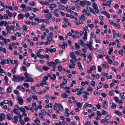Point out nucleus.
Masks as SVG:
<instances>
[{"mask_svg":"<svg viewBox=\"0 0 125 125\" xmlns=\"http://www.w3.org/2000/svg\"><path fill=\"white\" fill-rule=\"evenodd\" d=\"M17 99L18 101L19 104L22 105L23 104V100L21 97L20 96H17Z\"/></svg>","mask_w":125,"mask_h":125,"instance_id":"f257e3e1","label":"nucleus"},{"mask_svg":"<svg viewBox=\"0 0 125 125\" xmlns=\"http://www.w3.org/2000/svg\"><path fill=\"white\" fill-rule=\"evenodd\" d=\"M108 104V103L107 101H105L102 103V106L103 108L104 109L107 108Z\"/></svg>","mask_w":125,"mask_h":125,"instance_id":"f03ea898","label":"nucleus"},{"mask_svg":"<svg viewBox=\"0 0 125 125\" xmlns=\"http://www.w3.org/2000/svg\"><path fill=\"white\" fill-rule=\"evenodd\" d=\"M45 16L46 19L47 20H50L52 16V15L51 13H50L45 14Z\"/></svg>","mask_w":125,"mask_h":125,"instance_id":"7ed1b4c3","label":"nucleus"},{"mask_svg":"<svg viewBox=\"0 0 125 125\" xmlns=\"http://www.w3.org/2000/svg\"><path fill=\"white\" fill-rule=\"evenodd\" d=\"M5 118V115L2 113L0 114V121L1 122L3 120H4Z\"/></svg>","mask_w":125,"mask_h":125,"instance_id":"20e7f679","label":"nucleus"},{"mask_svg":"<svg viewBox=\"0 0 125 125\" xmlns=\"http://www.w3.org/2000/svg\"><path fill=\"white\" fill-rule=\"evenodd\" d=\"M101 14L105 15L107 18H110V16L109 14L106 11H102L101 12Z\"/></svg>","mask_w":125,"mask_h":125,"instance_id":"39448f33","label":"nucleus"},{"mask_svg":"<svg viewBox=\"0 0 125 125\" xmlns=\"http://www.w3.org/2000/svg\"><path fill=\"white\" fill-rule=\"evenodd\" d=\"M70 55L71 58L73 59V60L75 61H77L76 59L74 56V53L73 52H71L70 54Z\"/></svg>","mask_w":125,"mask_h":125,"instance_id":"423d86ee","label":"nucleus"},{"mask_svg":"<svg viewBox=\"0 0 125 125\" xmlns=\"http://www.w3.org/2000/svg\"><path fill=\"white\" fill-rule=\"evenodd\" d=\"M0 63L2 65H3L4 64H7L9 63L8 60L7 59L1 60V61Z\"/></svg>","mask_w":125,"mask_h":125,"instance_id":"0eeeda50","label":"nucleus"},{"mask_svg":"<svg viewBox=\"0 0 125 125\" xmlns=\"http://www.w3.org/2000/svg\"><path fill=\"white\" fill-rule=\"evenodd\" d=\"M18 82L21 81H23L24 79L25 78L23 76H18Z\"/></svg>","mask_w":125,"mask_h":125,"instance_id":"6e6552de","label":"nucleus"},{"mask_svg":"<svg viewBox=\"0 0 125 125\" xmlns=\"http://www.w3.org/2000/svg\"><path fill=\"white\" fill-rule=\"evenodd\" d=\"M17 68V65H16L14 68L11 70V72L13 74H14L16 72V69Z\"/></svg>","mask_w":125,"mask_h":125,"instance_id":"1a4fd4ad","label":"nucleus"},{"mask_svg":"<svg viewBox=\"0 0 125 125\" xmlns=\"http://www.w3.org/2000/svg\"><path fill=\"white\" fill-rule=\"evenodd\" d=\"M13 78L12 79L13 81L14 82H18V76L16 77V75H14L13 76Z\"/></svg>","mask_w":125,"mask_h":125,"instance_id":"9d476101","label":"nucleus"},{"mask_svg":"<svg viewBox=\"0 0 125 125\" xmlns=\"http://www.w3.org/2000/svg\"><path fill=\"white\" fill-rule=\"evenodd\" d=\"M55 62H54L52 61H51V62H48L47 63V64L48 66H52L53 65L55 64Z\"/></svg>","mask_w":125,"mask_h":125,"instance_id":"9b49d317","label":"nucleus"},{"mask_svg":"<svg viewBox=\"0 0 125 125\" xmlns=\"http://www.w3.org/2000/svg\"><path fill=\"white\" fill-rule=\"evenodd\" d=\"M76 91L77 92V93L76 94L78 95H80L82 94V92L81 90L78 89L77 88L76 89Z\"/></svg>","mask_w":125,"mask_h":125,"instance_id":"f8f14e48","label":"nucleus"},{"mask_svg":"<svg viewBox=\"0 0 125 125\" xmlns=\"http://www.w3.org/2000/svg\"><path fill=\"white\" fill-rule=\"evenodd\" d=\"M77 64L79 70H82L83 69L80 62H78Z\"/></svg>","mask_w":125,"mask_h":125,"instance_id":"ddd939ff","label":"nucleus"},{"mask_svg":"<svg viewBox=\"0 0 125 125\" xmlns=\"http://www.w3.org/2000/svg\"><path fill=\"white\" fill-rule=\"evenodd\" d=\"M19 110V109L14 108L13 109L12 111L14 114L17 115L20 113L18 111Z\"/></svg>","mask_w":125,"mask_h":125,"instance_id":"4468645a","label":"nucleus"},{"mask_svg":"<svg viewBox=\"0 0 125 125\" xmlns=\"http://www.w3.org/2000/svg\"><path fill=\"white\" fill-rule=\"evenodd\" d=\"M75 48L76 50H77L80 47V46L77 43H75Z\"/></svg>","mask_w":125,"mask_h":125,"instance_id":"2eb2a0df","label":"nucleus"},{"mask_svg":"<svg viewBox=\"0 0 125 125\" xmlns=\"http://www.w3.org/2000/svg\"><path fill=\"white\" fill-rule=\"evenodd\" d=\"M13 122L15 123H16L18 121V116L15 115L13 117Z\"/></svg>","mask_w":125,"mask_h":125,"instance_id":"dca6fc26","label":"nucleus"},{"mask_svg":"<svg viewBox=\"0 0 125 125\" xmlns=\"http://www.w3.org/2000/svg\"><path fill=\"white\" fill-rule=\"evenodd\" d=\"M87 32H86V31H85L84 32V36L83 37V38L84 40L85 41V40H86L87 38Z\"/></svg>","mask_w":125,"mask_h":125,"instance_id":"f3484780","label":"nucleus"},{"mask_svg":"<svg viewBox=\"0 0 125 125\" xmlns=\"http://www.w3.org/2000/svg\"><path fill=\"white\" fill-rule=\"evenodd\" d=\"M4 79L5 80V84L7 85H8V82L9 81L8 77L7 76H5Z\"/></svg>","mask_w":125,"mask_h":125,"instance_id":"a211bd4d","label":"nucleus"},{"mask_svg":"<svg viewBox=\"0 0 125 125\" xmlns=\"http://www.w3.org/2000/svg\"><path fill=\"white\" fill-rule=\"evenodd\" d=\"M58 8L59 9L63 10H65L66 8L65 6L63 5H59L58 6Z\"/></svg>","mask_w":125,"mask_h":125,"instance_id":"6ab92c4d","label":"nucleus"},{"mask_svg":"<svg viewBox=\"0 0 125 125\" xmlns=\"http://www.w3.org/2000/svg\"><path fill=\"white\" fill-rule=\"evenodd\" d=\"M58 108L59 110L61 111H62L63 110L62 107L60 103L59 104H58Z\"/></svg>","mask_w":125,"mask_h":125,"instance_id":"aec40b11","label":"nucleus"},{"mask_svg":"<svg viewBox=\"0 0 125 125\" xmlns=\"http://www.w3.org/2000/svg\"><path fill=\"white\" fill-rule=\"evenodd\" d=\"M20 70L21 72L23 70L24 71H26V68L25 66H22L21 67H20Z\"/></svg>","mask_w":125,"mask_h":125,"instance_id":"412c9836","label":"nucleus"},{"mask_svg":"<svg viewBox=\"0 0 125 125\" xmlns=\"http://www.w3.org/2000/svg\"><path fill=\"white\" fill-rule=\"evenodd\" d=\"M93 2V3L92 5V7L94 9L96 8H97L98 7L97 6V4L94 3L95 1H92Z\"/></svg>","mask_w":125,"mask_h":125,"instance_id":"4be33fe9","label":"nucleus"},{"mask_svg":"<svg viewBox=\"0 0 125 125\" xmlns=\"http://www.w3.org/2000/svg\"><path fill=\"white\" fill-rule=\"evenodd\" d=\"M115 114L119 115L120 116H122L121 113L119 112L117 110H115Z\"/></svg>","mask_w":125,"mask_h":125,"instance_id":"5701e85b","label":"nucleus"},{"mask_svg":"<svg viewBox=\"0 0 125 125\" xmlns=\"http://www.w3.org/2000/svg\"><path fill=\"white\" fill-rule=\"evenodd\" d=\"M111 104H112L111 106V109H114L116 108V105L113 102H112Z\"/></svg>","mask_w":125,"mask_h":125,"instance_id":"b1692460","label":"nucleus"},{"mask_svg":"<svg viewBox=\"0 0 125 125\" xmlns=\"http://www.w3.org/2000/svg\"><path fill=\"white\" fill-rule=\"evenodd\" d=\"M76 107L79 108H81L82 106L81 104L79 102L76 103Z\"/></svg>","mask_w":125,"mask_h":125,"instance_id":"393cba45","label":"nucleus"},{"mask_svg":"<svg viewBox=\"0 0 125 125\" xmlns=\"http://www.w3.org/2000/svg\"><path fill=\"white\" fill-rule=\"evenodd\" d=\"M61 96L64 98H66L67 97L68 95L66 93H63L61 94Z\"/></svg>","mask_w":125,"mask_h":125,"instance_id":"a878e982","label":"nucleus"},{"mask_svg":"<svg viewBox=\"0 0 125 125\" xmlns=\"http://www.w3.org/2000/svg\"><path fill=\"white\" fill-rule=\"evenodd\" d=\"M18 17H19L21 19H22L24 17V16L23 14L20 13L18 15Z\"/></svg>","mask_w":125,"mask_h":125,"instance_id":"bb28decb","label":"nucleus"},{"mask_svg":"<svg viewBox=\"0 0 125 125\" xmlns=\"http://www.w3.org/2000/svg\"><path fill=\"white\" fill-rule=\"evenodd\" d=\"M40 3L42 5H49V4L48 2L46 1H41L40 2Z\"/></svg>","mask_w":125,"mask_h":125,"instance_id":"cd10ccee","label":"nucleus"},{"mask_svg":"<svg viewBox=\"0 0 125 125\" xmlns=\"http://www.w3.org/2000/svg\"><path fill=\"white\" fill-rule=\"evenodd\" d=\"M113 51V48H110L108 51V54L110 55H111V53Z\"/></svg>","mask_w":125,"mask_h":125,"instance_id":"c85d7f7f","label":"nucleus"},{"mask_svg":"<svg viewBox=\"0 0 125 125\" xmlns=\"http://www.w3.org/2000/svg\"><path fill=\"white\" fill-rule=\"evenodd\" d=\"M34 122L38 125H40V122L38 118H36V119L34 120Z\"/></svg>","mask_w":125,"mask_h":125,"instance_id":"c756f323","label":"nucleus"},{"mask_svg":"<svg viewBox=\"0 0 125 125\" xmlns=\"http://www.w3.org/2000/svg\"><path fill=\"white\" fill-rule=\"evenodd\" d=\"M96 69V67L94 65H92L89 67V69L92 71L93 70H95Z\"/></svg>","mask_w":125,"mask_h":125,"instance_id":"7c9ffc66","label":"nucleus"},{"mask_svg":"<svg viewBox=\"0 0 125 125\" xmlns=\"http://www.w3.org/2000/svg\"><path fill=\"white\" fill-rule=\"evenodd\" d=\"M103 66V67L104 68H107L108 67L107 63L106 62H104Z\"/></svg>","mask_w":125,"mask_h":125,"instance_id":"2f4dec72","label":"nucleus"},{"mask_svg":"<svg viewBox=\"0 0 125 125\" xmlns=\"http://www.w3.org/2000/svg\"><path fill=\"white\" fill-rule=\"evenodd\" d=\"M19 23H17L16 24V28L19 30H20L21 29V27L19 26Z\"/></svg>","mask_w":125,"mask_h":125,"instance_id":"473e14b6","label":"nucleus"},{"mask_svg":"<svg viewBox=\"0 0 125 125\" xmlns=\"http://www.w3.org/2000/svg\"><path fill=\"white\" fill-rule=\"evenodd\" d=\"M111 115H107L105 117V119L106 120H108L111 117Z\"/></svg>","mask_w":125,"mask_h":125,"instance_id":"72a5a7b5","label":"nucleus"},{"mask_svg":"<svg viewBox=\"0 0 125 125\" xmlns=\"http://www.w3.org/2000/svg\"><path fill=\"white\" fill-rule=\"evenodd\" d=\"M42 68L43 70L47 71L50 69V68L48 66H46L43 67Z\"/></svg>","mask_w":125,"mask_h":125,"instance_id":"f704fd0d","label":"nucleus"},{"mask_svg":"<svg viewBox=\"0 0 125 125\" xmlns=\"http://www.w3.org/2000/svg\"><path fill=\"white\" fill-rule=\"evenodd\" d=\"M46 83V82L45 80H43L41 82V83H40V85L41 86H42L44 84H45Z\"/></svg>","mask_w":125,"mask_h":125,"instance_id":"c9c22d12","label":"nucleus"},{"mask_svg":"<svg viewBox=\"0 0 125 125\" xmlns=\"http://www.w3.org/2000/svg\"><path fill=\"white\" fill-rule=\"evenodd\" d=\"M57 106H58V104L56 103H55L53 106L54 110H57Z\"/></svg>","mask_w":125,"mask_h":125,"instance_id":"e433bc0d","label":"nucleus"},{"mask_svg":"<svg viewBox=\"0 0 125 125\" xmlns=\"http://www.w3.org/2000/svg\"><path fill=\"white\" fill-rule=\"evenodd\" d=\"M62 69V67L61 65H60L58 66V70L59 72L61 71Z\"/></svg>","mask_w":125,"mask_h":125,"instance_id":"4c0bfd02","label":"nucleus"},{"mask_svg":"<svg viewBox=\"0 0 125 125\" xmlns=\"http://www.w3.org/2000/svg\"><path fill=\"white\" fill-rule=\"evenodd\" d=\"M41 27L40 28V30L42 31H43L45 30V26L44 24H42L41 25Z\"/></svg>","mask_w":125,"mask_h":125,"instance_id":"58836bf2","label":"nucleus"},{"mask_svg":"<svg viewBox=\"0 0 125 125\" xmlns=\"http://www.w3.org/2000/svg\"><path fill=\"white\" fill-rule=\"evenodd\" d=\"M75 64H70L69 66L70 68L71 69L72 68H74L75 67Z\"/></svg>","mask_w":125,"mask_h":125,"instance_id":"ea45409f","label":"nucleus"},{"mask_svg":"<svg viewBox=\"0 0 125 125\" xmlns=\"http://www.w3.org/2000/svg\"><path fill=\"white\" fill-rule=\"evenodd\" d=\"M7 117L8 119L9 120H11L12 119L11 115L10 114H8L7 115Z\"/></svg>","mask_w":125,"mask_h":125,"instance_id":"a19ab883","label":"nucleus"},{"mask_svg":"<svg viewBox=\"0 0 125 125\" xmlns=\"http://www.w3.org/2000/svg\"><path fill=\"white\" fill-rule=\"evenodd\" d=\"M11 91V89L10 87H9L7 89V92L8 93H10Z\"/></svg>","mask_w":125,"mask_h":125,"instance_id":"79ce46f5","label":"nucleus"},{"mask_svg":"<svg viewBox=\"0 0 125 125\" xmlns=\"http://www.w3.org/2000/svg\"><path fill=\"white\" fill-rule=\"evenodd\" d=\"M55 61L56 62L55 64H54L55 65H57V64L60 63L61 62L60 60L58 59H56Z\"/></svg>","mask_w":125,"mask_h":125,"instance_id":"37998d69","label":"nucleus"},{"mask_svg":"<svg viewBox=\"0 0 125 125\" xmlns=\"http://www.w3.org/2000/svg\"><path fill=\"white\" fill-rule=\"evenodd\" d=\"M124 93H121L120 94V95L121 96V98L123 99H125V96H124Z\"/></svg>","mask_w":125,"mask_h":125,"instance_id":"c03bdc74","label":"nucleus"},{"mask_svg":"<svg viewBox=\"0 0 125 125\" xmlns=\"http://www.w3.org/2000/svg\"><path fill=\"white\" fill-rule=\"evenodd\" d=\"M27 80H28V82H33L34 81V80L32 78H27Z\"/></svg>","mask_w":125,"mask_h":125,"instance_id":"a18cd8bd","label":"nucleus"},{"mask_svg":"<svg viewBox=\"0 0 125 125\" xmlns=\"http://www.w3.org/2000/svg\"><path fill=\"white\" fill-rule=\"evenodd\" d=\"M68 0H59L62 3L65 4L67 1Z\"/></svg>","mask_w":125,"mask_h":125,"instance_id":"49530a36","label":"nucleus"},{"mask_svg":"<svg viewBox=\"0 0 125 125\" xmlns=\"http://www.w3.org/2000/svg\"><path fill=\"white\" fill-rule=\"evenodd\" d=\"M87 25L88 27L91 28H93L94 26V25L92 24H88Z\"/></svg>","mask_w":125,"mask_h":125,"instance_id":"de8ad7c7","label":"nucleus"},{"mask_svg":"<svg viewBox=\"0 0 125 125\" xmlns=\"http://www.w3.org/2000/svg\"><path fill=\"white\" fill-rule=\"evenodd\" d=\"M109 94L110 96H112L114 94V93L113 91H110L109 92Z\"/></svg>","mask_w":125,"mask_h":125,"instance_id":"09e8293b","label":"nucleus"},{"mask_svg":"<svg viewBox=\"0 0 125 125\" xmlns=\"http://www.w3.org/2000/svg\"><path fill=\"white\" fill-rule=\"evenodd\" d=\"M24 75L25 76V78H27L30 77V75H29V74L27 72H26L24 73Z\"/></svg>","mask_w":125,"mask_h":125,"instance_id":"8fccbe9b","label":"nucleus"},{"mask_svg":"<svg viewBox=\"0 0 125 125\" xmlns=\"http://www.w3.org/2000/svg\"><path fill=\"white\" fill-rule=\"evenodd\" d=\"M8 104L10 106H12L13 105L12 102L11 100H10L9 101Z\"/></svg>","mask_w":125,"mask_h":125,"instance_id":"3c124183","label":"nucleus"},{"mask_svg":"<svg viewBox=\"0 0 125 125\" xmlns=\"http://www.w3.org/2000/svg\"><path fill=\"white\" fill-rule=\"evenodd\" d=\"M98 71L99 72H101L102 70V69L101 67L99 66H98Z\"/></svg>","mask_w":125,"mask_h":125,"instance_id":"603ef678","label":"nucleus"},{"mask_svg":"<svg viewBox=\"0 0 125 125\" xmlns=\"http://www.w3.org/2000/svg\"><path fill=\"white\" fill-rule=\"evenodd\" d=\"M80 45H83V41L81 40H80L78 41Z\"/></svg>","mask_w":125,"mask_h":125,"instance_id":"864d4df0","label":"nucleus"},{"mask_svg":"<svg viewBox=\"0 0 125 125\" xmlns=\"http://www.w3.org/2000/svg\"><path fill=\"white\" fill-rule=\"evenodd\" d=\"M24 120L25 122L29 121L30 120V119L28 117L26 116L24 118Z\"/></svg>","mask_w":125,"mask_h":125,"instance_id":"5fc2aeb1","label":"nucleus"},{"mask_svg":"<svg viewBox=\"0 0 125 125\" xmlns=\"http://www.w3.org/2000/svg\"><path fill=\"white\" fill-rule=\"evenodd\" d=\"M91 35L94 38H95L96 37V35L94 33L91 32Z\"/></svg>","mask_w":125,"mask_h":125,"instance_id":"6e6d98bb","label":"nucleus"},{"mask_svg":"<svg viewBox=\"0 0 125 125\" xmlns=\"http://www.w3.org/2000/svg\"><path fill=\"white\" fill-rule=\"evenodd\" d=\"M118 53L119 54L121 55L122 56H123V53L122 52L121 50H119L118 52Z\"/></svg>","mask_w":125,"mask_h":125,"instance_id":"4d7b16f0","label":"nucleus"},{"mask_svg":"<svg viewBox=\"0 0 125 125\" xmlns=\"http://www.w3.org/2000/svg\"><path fill=\"white\" fill-rule=\"evenodd\" d=\"M90 84L93 87H94L95 84V82L94 81H92L91 82Z\"/></svg>","mask_w":125,"mask_h":125,"instance_id":"13d9d810","label":"nucleus"},{"mask_svg":"<svg viewBox=\"0 0 125 125\" xmlns=\"http://www.w3.org/2000/svg\"><path fill=\"white\" fill-rule=\"evenodd\" d=\"M90 11L94 14H96L95 12L94 11V10L92 8H91Z\"/></svg>","mask_w":125,"mask_h":125,"instance_id":"bf43d9fd","label":"nucleus"},{"mask_svg":"<svg viewBox=\"0 0 125 125\" xmlns=\"http://www.w3.org/2000/svg\"><path fill=\"white\" fill-rule=\"evenodd\" d=\"M84 30L85 31H86V32H88L89 31V30L88 29V28L87 26H85L83 28Z\"/></svg>","mask_w":125,"mask_h":125,"instance_id":"052dcab7","label":"nucleus"},{"mask_svg":"<svg viewBox=\"0 0 125 125\" xmlns=\"http://www.w3.org/2000/svg\"><path fill=\"white\" fill-rule=\"evenodd\" d=\"M23 85L26 88H28L29 86V84L27 83H24L23 84Z\"/></svg>","mask_w":125,"mask_h":125,"instance_id":"680f3d73","label":"nucleus"},{"mask_svg":"<svg viewBox=\"0 0 125 125\" xmlns=\"http://www.w3.org/2000/svg\"><path fill=\"white\" fill-rule=\"evenodd\" d=\"M101 96L105 98L106 96V94L104 93H102L101 94Z\"/></svg>","mask_w":125,"mask_h":125,"instance_id":"e2e57ef3","label":"nucleus"},{"mask_svg":"<svg viewBox=\"0 0 125 125\" xmlns=\"http://www.w3.org/2000/svg\"><path fill=\"white\" fill-rule=\"evenodd\" d=\"M33 12H35L38 11L39 9L37 8H35L32 9Z\"/></svg>","mask_w":125,"mask_h":125,"instance_id":"0e129e2a","label":"nucleus"},{"mask_svg":"<svg viewBox=\"0 0 125 125\" xmlns=\"http://www.w3.org/2000/svg\"><path fill=\"white\" fill-rule=\"evenodd\" d=\"M84 2L87 5H90L91 4L90 2L88 1L85 0Z\"/></svg>","mask_w":125,"mask_h":125,"instance_id":"69168bd1","label":"nucleus"},{"mask_svg":"<svg viewBox=\"0 0 125 125\" xmlns=\"http://www.w3.org/2000/svg\"><path fill=\"white\" fill-rule=\"evenodd\" d=\"M32 97L33 99L37 100L38 99L37 96L36 95H33L32 96Z\"/></svg>","mask_w":125,"mask_h":125,"instance_id":"338daca9","label":"nucleus"},{"mask_svg":"<svg viewBox=\"0 0 125 125\" xmlns=\"http://www.w3.org/2000/svg\"><path fill=\"white\" fill-rule=\"evenodd\" d=\"M114 99L115 101L117 103H118L119 102V100L118 98L117 97H114Z\"/></svg>","mask_w":125,"mask_h":125,"instance_id":"774afa93","label":"nucleus"}]
</instances>
